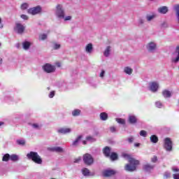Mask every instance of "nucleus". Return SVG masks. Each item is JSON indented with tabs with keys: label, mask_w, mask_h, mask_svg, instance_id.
I'll return each instance as SVG.
<instances>
[{
	"label": "nucleus",
	"mask_w": 179,
	"mask_h": 179,
	"mask_svg": "<svg viewBox=\"0 0 179 179\" xmlns=\"http://www.w3.org/2000/svg\"><path fill=\"white\" fill-rule=\"evenodd\" d=\"M33 128H35L36 129H38L39 126L37 124H32Z\"/></svg>",
	"instance_id": "nucleus-49"
},
{
	"label": "nucleus",
	"mask_w": 179,
	"mask_h": 179,
	"mask_svg": "<svg viewBox=\"0 0 179 179\" xmlns=\"http://www.w3.org/2000/svg\"><path fill=\"white\" fill-rule=\"evenodd\" d=\"M173 176L174 179H179V173H175Z\"/></svg>",
	"instance_id": "nucleus-47"
},
{
	"label": "nucleus",
	"mask_w": 179,
	"mask_h": 179,
	"mask_svg": "<svg viewBox=\"0 0 179 179\" xmlns=\"http://www.w3.org/2000/svg\"><path fill=\"white\" fill-rule=\"evenodd\" d=\"M80 160H82V158L80 157H79L78 158H76L74 159V163H79V162H80Z\"/></svg>",
	"instance_id": "nucleus-44"
},
{
	"label": "nucleus",
	"mask_w": 179,
	"mask_h": 179,
	"mask_svg": "<svg viewBox=\"0 0 179 179\" xmlns=\"http://www.w3.org/2000/svg\"><path fill=\"white\" fill-rule=\"evenodd\" d=\"M102 152L105 157H110V155H111V148L106 146L102 149Z\"/></svg>",
	"instance_id": "nucleus-9"
},
{
	"label": "nucleus",
	"mask_w": 179,
	"mask_h": 179,
	"mask_svg": "<svg viewBox=\"0 0 179 179\" xmlns=\"http://www.w3.org/2000/svg\"><path fill=\"white\" fill-rule=\"evenodd\" d=\"M21 17L22 19H24V20H27V19H29V17L26 15H21Z\"/></svg>",
	"instance_id": "nucleus-45"
},
{
	"label": "nucleus",
	"mask_w": 179,
	"mask_h": 179,
	"mask_svg": "<svg viewBox=\"0 0 179 179\" xmlns=\"http://www.w3.org/2000/svg\"><path fill=\"white\" fill-rule=\"evenodd\" d=\"M30 45H31V43L29 41H24L22 43L24 50H29V48H30Z\"/></svg>",
	"instance_id": "nucleus-23"
},
{
	"label": "nucleus",
	"mask_w": 179,
	"mask_h": 179,
	"mask_svg": "<svg viewBox=\"0 0 179 179\" xmlns=\"http://www.w3.org/2000/svg\"><path fill=\"white\" fill-rule=\"evenodd\" d=\"M5 124V122H0V127H2V125H4Z\"/></svg>",
	"instance_id": "nucleus-55"
},
{
	"label": "nucleus",
	"mask_w": 179,
	"mask_h": 179,
	"mask_svg": "<svg viewBox=\"0 0 179 179\" xmlns=\"http://www.w3.org/2000/svg\"><path fill=\"white\" fill-rule=\"evenodd\" d=\"M150 141L152 143H157L159 142V138L156 135H152L150 137Z\"/></svg>",
	"instance_id": "nucleus-19"
},
{
	"label": "nucleus",
	"mask_w": 179,
	"mask_h": 179,
	"mask_svg": "<svg viewBox=\"0 0 179 179\" xmlns=\"http://www.w3.org/2000/svg\"><path fill=\"white\" fill-rule=\"evenodd\" d=\"M151 162L152 163H156V162H157V156H154L152 159H151Z\"/></svg>",
	"instance_id": "nucleus-43"
},
{
	"label": "nucleus",
	"mask_w": 179,
	"mask_h": 179,
	"mask_svg": "<svg viewBox=\"0 0 179 179\" xmlns=\"http://www.w3.org/2000/svg\"><path fill=\"white\" fill-rule=\"evenodd\" d=\"M100 118H101V121H107V120H108V115L104 112L101 113Z\"/></svg>",
	"instance_id": "nucleus-21"
},
{
	"label": "nucleus",
	"mask_w": 179,
	"mask_h": 179,
	"mask_svg": "<svg viewBox=\"0 0 179 179\" xmlns=\"http://www.w3.org/2000/svg\"><path fill=\"white\" fill-rule=\"evenodd\" d=\"M2 23V19L0 18V24Z\"/></svg>",
	"instance_id": "nucleus-59"
},
{
	"label": "nucleus",
	"mask_w": 179,
	"mask_h": 179,
	"mask_svg": "<svg viewBox=\"0 0 179 179\" xmlns=\"http://www.w3.org/2000/svg\"><path fill=\"white\" fill-rule=\"evenodd\" d=\"M87 142L86 141H83V145H87Z\"/></svg>",
	"instance_id": "nucleus-56"
},
{
	"label": "nucleus",
	"mask_w": 179,
	"mask_h": 179,
	"mask_svg": "<svg viewBox=\"0 0 179 179\" xmlns=\"http://www.w3.org/2000/svg\"><path fill=\"white\" fill-rule=\"evenodd\" d=\"M50 150L52 152H57V153H62V152H64V149L61 147H54L50 148Z\"/></svg>",
	"instance_id": "nucleus-20"
},
{
	"label": "nucleus",
	"mask_w": 179,
	"mask_h": 179,
	"mask_svg": "<svg viewBox=\"0 0 179 179\" xmlns=\"http://www.w3.org/2000/svg\"><path fill=\"white\" fill-rule=\"evenodd\" d=\"M41 13V6H37L36 7L28 9V13L30 15H38Z\"/></svg>",
	"instance_id": "nucleus-7"
},
{
	"label": "nucleus",
	"mask_w": 179,
	"mask_h": 179,
	"mask_svg": "<svg viewBox=\"0 0 179 179\" xmlns=\"http://www.w3.org/2000/svg\"><path fill=\"white\" fill-rule=\"evenodd\" d=\"M110 51H111V47L108 46L103 52V55L105 57H108L110 55Z\"/></svg>",
	"instance_id": "nucleus-28"
},
{
	"label": "nucleus",
	"mask_w": 179,
	"mask_h": 179,
	"mask_svg": "<svg viewBox=\"0 0 179 179\" xmlns=\"http://www.w3.org/2000/svg\"><path fill=\"white\" fill-rule=\"evenodd\" d=\"M129 143H132L134 142V137H130L128 138Z\"/></svg>",
	"instance_id": "nucleus-46"
},
{
	"label": "nucleus",
	"mask_w": 179,
	"mask_h": 179,
	"mask_svg": "<svg viewBox=\"0 0 179 179\" xmlns=\"http://www.w3.org/2000/svg\"><path fill=\"white\" fill-rule=\"evenodd\" d=\"M173 55H176V58L172 59V62L177 63L179 61V46H176L175 52L173 53Z\"/></svg>",
	"instance_id": "nucleus-11"
},
{
	"label": "nucleus",
	"mask_w": 179,
	"mask_h": 179,
	"mask_svg": "<svg viewBox=\"0 0 179 179\" xmlns=\"http://www.w3.org/2000/svg\"><path fill=\"white\" fill-rule=\"evenodd\" d=\"M158 12L162 15H166L169 12V8L166 6H162L158 8Z\"/></svg>",
	"instance_id": "nucleus-14"
},
{
	"label": "nucleus",
	"mask_w": 179,
	"mask_h": 179,
	"mask_svg": "<svg viewBox=\"0 0 179 179\" xmlns=\"http://www.w3.org/2000/svg\"><path fill=\"white\" fill-rule=\"evenodd\" d=\"M109 157L110 160H117L118 159V154L117 152H111Z\"/></svg>",
	"instance_id": "nucleus-24"
},
{
	"label": "nucleus",
	"mask_w": 179,
	"mask_h": 179,
	"mask_svg": "<svg viewBox=\"0 0 179 179\" xmlns=\"http://www.w3.org/2000/svg\"><path fill=\"white\" fill-rule=\"evenodd\" d=\"M171 177V174L170 173H165L164 175V179H168V178H170Z\"/></svg>",
	"instance_id": "nucleus-38"
},
{
	"label": "nucleus",
	"mask_w": 179,
	"mask_h": 179,
	"mask_svg": "<svg viewBox=\"0 0 179 179\" xmlns=\"http://www.w3.org/2000/svg\"><path fill=\"white\" fill-rule=\"evenodd\" d=\"M86 141H89L90 142H95L96 139L92 137V136H88L86 137Z\"/></svg>",
	"instance_id": "nucleus-34"
},
{
	"label": "nucleus",
	"mask_w": 179,
	"mask_h": 179,
	"mask_svg": "<svg viewBox=\"0 0 179 179\" xmlns=\"http://www.w3.org/2000/svg\"><path fill=\"white\" fill-rule=\"evenodd\" d=\"M162 94L164 96V97H165L166 99L169 98V97H171V92L167 90H165L162 92Z\"/></svg>",
	"instance_id": "nucleus-22"
},
{
	"label": "nucleus",
	"mask_w": 179,
	"mask_h": 179,
	"mask_svg": "<svg viewBox=\"0 0 179 179\" xmlns=\"http://www.w3.org/2000/svg\"><path fill=\"white\" fill-rule=\"evenodd\" d=\"M104 73H105L104 70H102L100 75H99L100 78H103L104 77Z\"/></svg>",
	"instance_id": "nucleus-48"
},
{
	"label": "nucleus",
	"mask_w": 179,
	"mask_h": 179,
	"mask_svg": "<svg viewBox=\"0 0 179 179\" xmlns=\"http://www.w3.org/2000/svg\"><path fill=\"white\" fill-rule=\"evenodd\" d=\"M122 157H124V159H128L129 163L127 164L124 166V170L126 171H136V166H139L141 162L138 159H135L134 158H132L131 157V155L127 153H123L122 155Z\"/></svg>",
	"instance_id": "nucleus-1"
},
{
	"label": "nucleus",
	"mask_w": 179,
	"mask_h": 179,
	"mask_svg": "<svg viewBox=\"0 0 179 179\" xmlns=\"http://www.w3.org/2000/svg\"><path fill=\"white\" fill-rule=\"evenodd\" d=\"M82 138V136H78L77 138L73 142V146H78V143H79V141H81Z\"/></svg>",
	"instance_id": "nucleus-26"
},
{
	"label": "nucleus",
	"mask_w": 179,
	"mask_h": 179,
	"mask_svg": "<svg viewBox=\"0 0 179 179\" xmlns=\"http://www.w3.org/2000/svg\"><path fill=\"white\" fill-rule=\"evenodd\" d=\"M82 173L85 176H90V171L87 168L82 169Z\"/></svg>",
	"instance_id": "nucleus-27"
},
{
	"label": "nucleus",
	"mask_w": 179,
	"mask_h": 179,
	"mask_svg": "<svg viewBox=\"0 0 179 179\" xmlns=\"http://www.w3.org/2000/svg\"><path fill=\"white\" fill-rule=\"evenodd\" d=\"M134 146H135L136 148H139V146H141V144L138 143H134Z\"/></svg>",
	"instance_id": "nucleus-52"
},
{
	"label": "nucleus",
	"mask_w": 179,
	"mask_h": 179,
	"mask_svg": "<svg viewBox=\"0 0 179 179\" xmlns=\"http://www.w3.org/2000/svg\"><path fill=\"white\" fill-rule=\"evenodd\" d=\"M27 157L29 160H32V162L36 164H43V159L38 155V152L31 151L27 155Z\"/></svg>",
	"instance_id": "nucleus-2"
},
{
	"label": "nucleus",
	"mask_w": 179,
	"mask_h": 179,
	"mask_svg": "<svg viewBox=\"0 0 179 179\" xmlns=\"http://www.w3.org/2000/svg\"><path fill=\"white\" fill-rule=\"evenodd\" d=\"M140 24H143V20H139Z\"/></svg>",
	"instance_id": "nucleus-54"
},
{
	"label": "nucleus",
	"mask_w": 179,
	"mask_h": 179,
	"mask_svg": "<svg viewBox=\"0 0 179 179\" xmlns=\"http://www.w3.org/2000/svg\"><path fill=\"white\" fill-rule=\"evenodd\" d=\"M129 124H136L138 122V119L135 115H129Z\"/></svg>",
	"instance_id": "nucleus-16"
},
{
	"label": "nucleus",
	"mask_w": 179,
	"mask_h": 179,
	"mask_svg": "<svg viewBox=\"0 0 179 179\" xmlns=\"http://www.w3.org/2000/svg\"><path fill=\"white\" fill-rule=\"evenodd\" d=\"M24 29H25L24 26H23L22 24L17 23L15 24V27L14 28V30L18 34H23V33H24Z\"/></svg>",
	"instance_id": "nucleus-8"
},
{
	"label": "nucleus",
	"mask_w": 179,
	"mask_h": 179,
	"mask_svg": "<svg viewBox=\"0 0 179 179\" xmlns=\"http://www.w3.org/2000/svg\"><path fill=\"white\" fill-rule=\"evenodd\" d=\"M2 27H3V25H1V29H2Z\"/></svg>",
	"instance_id": "nucleus-60"
},
{
	"label": "nucleus",
	"mask_w": 179,
	"mask_h": 179,
	"mask_svg": "<svg viewBox=\"0 0 179 179\" xmlns=\"http://www.w3.org/2000/svg\"><path fill=\"white\" fill-rule=\"evenodd\" d=\"M146 135H148V133L145 130H141L140 131V136H143L144 138H146Z\"/></svg>",
	"instance_id": "nucleus-35"
},
{
	"label": "nucleus",
	"mask_w": 179,
	"mask_h": 179,
	"mask_svg": "<svg viewBox=\"0 0 179 179\" xmlns=\"http://www.w3.org/2000/svg\"><path fill=\"white\" fill-rule=\"evenodd\" d=\"M83 160L86 166H92L94 163V158L89 153H86L83 156Z\"/></svg>",
	"instance_id": "nucleus-3"
},
{
	"label": "nucleus",
	"mask_w": 179,
	"mask_h": 179,
	"mask_svg": "<svg viewBox=\"0 0 179 179\" xmlns=\"http://www.w3.org/2000/svg\"><path fill=\"white\" fill-rule=\"evenodd\" d=\"M47 34H41L39 35V40L40 41H44V40H47Z\"/></svg>",
	"instance_id": "nucleus-32"
},
{
	"label": "nucleus",
	"mask_w": 179,
	"mask_h": 179,
	"mask_svg": "<svg viewBox=\"0 0 179 179\" xmlns=\"http://www.w3.org/2000/svg\"><path fill=\"white\" fill-rule=\"evenodd\" d=\"M10 160H12V162H17L19 157L16 155H10Z\"/></svg>",
	"instance_id": "nucleus-31"
},
{
	"label": "nucleus",
	"mask_w": 179,
	"mask_h": 179,
	"mask_svg": "<svg viewBox=\"0 0 179 179\" xmlns=\"http://www.w3.org/2000/svg\"><path fill=\"white\" fill-rule=\"evenodd\" d=\"M173 171H179L178 169H173Z\"/></svg>",
	"instance_id": "nucleus-57"
},
{
	"label": "nucleus",
	"mask_w": 179,
	"mask_h": 179,
	"mask_svg": "<svg viewBox=\"0 0 179 179\" xmlns=\"http://www.w3.org/2000/svg\"><path fill=\"white\" fill-rule=\"evenodd\" d=\"M27 8H29V4L27 3H23L21 5V9H22V10H24V9H27Z\"/></svg>",
	"instance_id": "nucleus-39"
},
{
	"label": "nucleus",
	"mask_w": 179,
	"mask_h": 179,
	"mask_svg": "<svg viewBox=\"0 0 179 179\" xmlns=\"http://www.w3.org/2000/svg\"><path fill=\"white\" fill-rule=\"evenodd\" d=\"M2 58H0V64H2Z\"/></svg>",
	"instance_id": "nucleus-58"
},
{
	"label": "nucleus",
	"mask_w": 179,
	"mask_h": 179,
	"mask_svg": "<svg viewBox=\"0 0 179 179\" xmlns=\"http://www.w3.org/2000/svg\"><path fill=\"white\" fill-rule=\"evenodd\" d=\"M56 66H57L58 68H60L61 64L59 62H56Z\"/></svg>",
	"instance_id": "nucleus-53"
},
{
	"label": "nucleus",
	"mask_w": 179,
	"mask_h": 179,
	"mask_svg": "<svg viewBox=\"0 0 179 179\" xmlns=\"http://www.w3.org/2000/svg\"><path fill=\"white\" fill-rule=\"evenodd\" d=\"M155 169V166L150 164H146L143 166V170L144 171H152Z\"/></svg>",
	"instance_id": "nucleus-12"
},
{
	"label": "nucleus",
	"mask_w": 179,
	"mask_h": 179,
	"mask_svg": "<svg viewBox=\"0 0 179 179\" xmlns=\"http://www.w3.org/2000/svg\"><path fill=\"white\" fill-rule=\"evenodd\" d=\"M110 131H111V132H115V131H116L115 127H111L110 128Z\"/></svg>",
	"instance_id": "nucleus-51"
},
{
	"label": "nucleus",
	"mask_w": 179,
	"mask_h": 179,
	"mask_svg": "<svg viewBox=\"0 0 179 179\" xmlns=\"http://www.w3.org/2000/svg\"><path fill=\"white\" fill-rule=\"evenodd\" d=\"M164 148L166 152H171L173 150V141L170 138H166L164 143Z\"/></svg>",
	"instance_id": "nucleus-4"
},
{
	"label": "nucleus",
	"mask_w": 179,
	"mask_h": 179,
	"mask_svg": "<svg viewBox=\"0 0 179 179\" xmlns=\"http://www.w3.org/2000/svg\"><path fill=\"white\" fill-rule=\"evenodd\" d=\"M155 18V15H148L147 16V20L148 21V22H150V20H152V19H154Z\"/></svg>",
	"instance_id": "nucleus-40"
},
{
	"label": "nucleus",
	"mask_w": 179,
	"mask_h": 179,
	"mask_svg": "<svg viewBox=\"0 0 179 179\" xmlns=\"http://www.w3.org/2000/svg\"><path fill=\"white\" fill-rule=\"evenodd\" d=\"M124 71L127 75H131L132 72H134V70L131 69L129 66H127L124 68Z\"/></svg>",
	"instance_id": "nucleus-25"
},
{
	"label": "nucleus",
	"mask_w": 179,
	"mask_h": 179,
	"mask_svg": "<svg viewBox=\"0 0 179 179\" xmlns=\"http://www.w3.org/2000/svg\"><path fill=\"white\" fill-rule=\"evenodd\" d=\"M55 96V92L52 91L50 94H49V97L50 99H52V97H54Z\"/></svg>",
	"instance_id": "nucleus-42"
},
{
	"label": "nucleus",
	"mask_w": 179,
	"mask_h": 179,
	"mask_svg": "<svg viewBox=\"0 0 179 179\" xmlns=\"http://www.w3.org/2000/svg\"><path fill=\"white\" fill-rule=\"evenodd\" d=\"M56 15L57 17L62 18L65 17V11L62 8V5L57 4L56 6Z\"/></svg>",
	"instance_id": "nucleus-5"
},
{
	"label": "nucleus",
	"mask_w": 179,
	"mask_h": 179,
	"mask_svg": "<svg viewBox=\"0 0 179 179\" xmlns=\"http://www.w3.org/2000/svg\"><path fill=\"white\" fill-rule=\"evenodd\" d=\"M71 129L70 128H61L59 129L57 132H59V134H69V132H71Z\"/></svg>",
	"instance_id": "nucleus-15"
},
{
	"label": "nucleus",
	"mask_w": 179,
	"mask_h": 179,
	"mask_svg": "<svg viewBox=\"0 0 179 179\" xmlns=\"http://www.w3.org/2000/svg\"><path fill=\"white\" fill-rule=\"evenodd\" d=\"M59 48H61V45L58 43H55L54 50H58Z\"/></svg>",
	"instance_id": "nucleus-41"
},
{
	"label": "nucleus",
	"mask_w": 179,
	"mask_h": 179,
	"mask_svg": "<svg viewBox=\"0 0 179 179\" xmlns=\"http://www.w3.org/2000/svg\"><path fill=\"white\" fill-rule=\"evenodd\" d=\"M115 171L111 169H107L103 171V177H111V176H115Z\"/></svg>",
	"instance_id": "nucleus-10"
},
{
	"label": "nucleus",
	"mask_w": 179,
	"mask_h": 179,
	"mask_svg": "<svg viewBox=\"0 0 179 179\" xmlns=\"http://www.w3.org/2000/svg\"><path fill=\"white\" fill-rule=\"evenodd\" d=\"M17 143L23 146L26 144V141H24V140H17Z\"/></svg>",
	"instance_id": "nucleus-36"
},
{
	"label": "nucleus",
	"mask_w": 179,
	"mask_h": 179,
	"mask_svg": "<svg viewBox=\"0 0 179 179\" xmlns=\"http://www.w3.org/2000/svg\"><path fill=\"white\" fill-rule=\"evenodd\" d=\"M0 47H1V43H0Z\"/></svg>",
	"instance_id": "nucleus-61"
},
{
	"label": "nucleus",
	"mask_w": 179,
	"mask_h": 179,
	"mask_svg": "<svg viewBox=\"0 0 179 179\" xmlns=\"http://www.w3.org/2000/svg\"><path fill=\"white\" fill-rule=\"evenodd\" d=\"M72 115H73V117H78V116L80 115V110L76 109V110H73Z\"/></svg>",
	"instance_id": "nucleus-29"
},
{
	"label": "nucleus",
	"mask_w": 179,
	"mask_h": 179,
	"mask_svg": "<svg viewBox=\"0 0 179 179\" xmlns=\"http://www.w3.org/2000/svg\"><path fill=\"white\" fill-rule=\"evenodd\" d=\"M72 19V17L71 16H67L64 18V20L66 21V20H71Z\"/></svg>",
	"instance_id": "nucleus-50"
},
{
	"label": "nucleus",
	"mask_w": 179,
	"mask_h": 179,
	"mask_svg": "<svg viewBox=\"0 0 179 179\" xmlns=\"http://www.w3.org/2000/svg\"><path fill=\"white\" fill-rule=\"evenodd\" d=\"M85 51L86 52L91 54V52L93 51V44L88 43L85 48Z\"/></svg>",
	"instance_id": "nucleus-18"
},
{
	"label": "nucleus",
	"mask_w": 179,
	"mask_h": 179,
	"mask_svg": "<svg viewBox=\"0 0 179 179\" xmlns=\"http://www.w3.org/2000/svg\"><path fill=\"white\" fill-rule=\"evenodd\" d=\"M155 106L157 107V108H162V107H163V104L160 101H157L155 103Z\"/></svg>",
	"instance_id": "nucleus-37"
},
{
	"label": "nucleus",
	"mask_w": 179,
	"mask_h": 179,
	"mask_svg": "<svg viewBox=\"0 0 179 179\" xmlns=\"http://www.w3.org/2000/svg\"><path fill=\"white\" fill-rule=\"evenodd\" d=\"M43 71L46 72V73H52L55 71V66H52L50 64H45L43 66Z\"/></svg>",
	"instance_id": "nucleus-6"
},
{
	"label": "nucleus",
	"mask_w": 179,
	"mask_h": 179,
	"mask_svg": "<svg viewBox=\"0 0 179 179\" xmlns=\"http://www.w3.org/2000/svg\"><path fill=\"white\" fill-rule=\"evenodd\" d=\"M147 49L148 51H155L156 50V44L153 42H150L148 45H147Z\"/></svg>",
	"instance_id": "nucleus-17"
},
{
	"label": "nucleus",
	"mask_w": 179,
	"mask_h": 179,
	"mask_svg": "<svg viewBox=\"0 0 179 179\" xmlns=\"http://www.w3.org/2000/svg\"><path fill=\"white\" fill-rule=\"evenodd\" d=\"M116 121H117V122H118V124H122V125L125 124V120H124V119L117 118Z\"/></svg>",
	"instance_id": "nucleus-33"
},
{
	"label": "nucleus",
	"mask_w": 179,
	"mask_h": 179,
	"mask_svg": "<svg viewBox=\"0 0 179 179\" xmlns=\"http://www.w3.org/2000/svg\"><path fill=\"white\" fill-rule=\"evenodd\" d=\"M150 87L151 92H157V89H159V84L156 82H152L150 83Z\"/></svg>",
	"instance_id": "nucleus-13"
},
{
	"label": "nucleus",
	"mask_w": 179,
	"mask_h": 179,
	"mask_svg": "<svg viewBox=\"0 0 179 179\" xmlns=\"http://www.w3.org/2000/svg\"><path fill=\"white\" fill-rule=\"evenodd\" d=\"M10 159V155L9 154H6L3 156L2 162H9Z\"/></svg>",
	"instance_id": "nucleus-30"
}]
</instances>
